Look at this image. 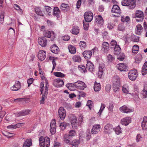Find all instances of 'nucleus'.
<instances>
[{
  "label": "nucleus",
  "instance_id": "nucleus-1",
  "mask_svg": "<svg viewBox=\"0 0 147 147\" xmlns=\"http://www.w3.org/2000/svg\"><path fill=\"white\" fill-rule=\"evenodd\" d=\"M40 147H49L50 145V139L47 136L44 137L40 136L39 139Z\"/></svg>",
  "mask_w": 147,
  "mask_h": 147
},
{
  "label": "nucleus",
  "instance_id": "nucleus-2",
  "mask_svg": "<svg viewBox=\"0 0 147 147\" xmlns=\"http://www.w3.org/2000/svg\"><path fill=\"white\" fill-rule=\"evenodd\" d=\"M113 89L114 91L116 92L119 90L120 86V77L115 76L113 78Z\"/></svg>",
  "mask_w": 147,
  "mask_h": 147
},
{
  "label": "nucleus",
  "instance_id": "nucleus-3",
  "mask_svg": "<svg viewBox=\"0 0 147 147\" xmlns=\"http://www.w3.org/2000/svg\"><path fill=\"white\" fill-rule=\"evenodd\" d=\"M76 135V132L75 130H71L69 131V134H65L63 137L64 141L68 144H70V141L69 140L71 138H72Z\"/></svg>",
  "mask_w": 147,
  "mask_h": 147
},
{
  "label": "nucleus",
  "instance_id": "nucleus-4",
  "mask_svg": "<svg viewBox=\"0 0 147 147\" xmlns=\"http://www.w3.org/2000/svg\"><path fill=\"white\" fill-rule=\"evenodd\" d=\"M84 18L86 22H90L93 19V15L92 12L90 11H87L84 15Z\"/></svg>",
  "mask_w": 147,
  "mask_h": 147
},
{
  "label": "nucleus",
  "instance_id": "nucleus-5",
  "mask_svg": "<svg viewBox=\"0 0 147 147\" xmlns=\"http://www.w3.org/2000/svg\"><path fill=\"white\" fill-rule=\"evenodd\" d=\"M138 74L136 69H131L129 71V79L132 81L135 80Z\"/></svg>",
  "mask_w": 147,
  "mask_h": 147
},
{
  "label": "nucleus",
  "instance_id": "nucleus-6",
  "mask_svg": "<svg viewBox=\"0 0 147 147\" xmlns=\"http://www.w3.org/2000/svg\"><path fill=\"white\" fill-rule=\"evenodd\" d=\"M135 15L136 21L139 22L143 20L144 19V14L142 11L139 10L136 11Z\"/></svg>",
  "mask_w": 147,
  "mask_h": 147
},
{
  "label": "nucleus",
  "instance_id": "nucleus-7",
  "mask_svg": "<svg viewBox=\"0 0 147 147\" xmlns=\"http://www.w3.org/2000/svg\"><path fill=\"white\" fill-rule=\"evenodd\" d=\"M75 85L76 88L78 89L83 90L86 87L85 84L82 81L78 80L75 82Z\"/></svg>",
  "mask_w": 147,
  "mask_h": 147
},
{
  "label": "nucleus",
  "instance_id": "nucleus-8",
  "mask_svg": "<svg viewBox=\"0 0 147 147\" xmlns=\"http://www.w3.org/2000/svg\"><path fill=\"white\" fill-rule=\"evenodd\" d=\"M53 85L56 87H60L64 85V82L61 78H57L54 80L53 81Z\"/></svg>",
  "mask_w": 147,
  "mask_h": 147
},
{
  "label": "nucleus",
  "instance_id": "nucleus-9",
  "mask_svg": "<svg viewBox=\"0 0 147 147\" xmlns=\"http://www.w3.org/2000/svg\"><path fill=\"white\" fill-rule=\"evenodd\" d=\"M96 22L99 27H101L103 25L104 23V20L100 15H98L96 16Z\"/></svg>",
  "mask_w": 147,
  "mask_h": 147
},
{
  "label": "nucleus",
  "instance_id": "nucleus-10",
  "mask_svg": "<svg viewBox=\"0 0 147 147\" xmlns=\"http://www.w3.org/2000/svg\"><path fill=\"white\" fill-rule=\"evenodd\" d=\"M59 116L61 120H63L66 116L65 110L63 107H60L58 110Z\"/></svg>",
  "mask_w": 147,
  "mask_h": 147
},
{
  "label": "nucleus",
  "instance_id": "nucleus-11",
  "mask_svg": "<svg viewBox=\"0 0 147 147\" xmlns=\"http://www.w3.org/2000/svg\"><path fill=\"white\" fill-rule=\"evenodd\" d=\"M116 66L118 69L121 71H128V66L124 63L118 64Z\"/></svg>",
  "mask_w": 147,
  "mask_h": 147
},
{
  "label": "nucleus",
  "instance_id": "nucleus-12",
  "mask_svg": "<svg viewBox=\"0 0 147 147\" xmlns=\"http://www.w3.org/2000/svg\"><path fill=\"white\" fill-rule=\"evenodd\" d=\"M38 44L42 47H45L47 44V40L45 37L39 38L38 39Z\"/></svg>",
  "mask_w": 147,
  "mask_h": 147
},
{
  "label": "nucleus",
  "instance_id": "nucleus-13",
  "mask_svg": "<svg viewBox=\"0 0 147 147\" xmlns=\"http://www.w3.org/2000/svg\"><path fill=\"white\" fill-rule=\"evenodd\" d=\"M51 129L50 131L52 134H54L56 132V125L55 119H53L51 121L50 123Z\"/></svg>",
  "mask_w": 147,
  "mask_h": 147
},
{
  "label": "nucleus",
  "instance_id": "nucleus-14",
  "mask_svg": "<svg viewBox=\"0 0 147 147\" xmlns=\"http://www.w3.org/2000/svg\"><path fill=\"white\" fill-rule=\"evenodd\" d=\"M112 12L113 13H115L117 15V16H119L121 13V12L120 8L119 6L116 5H113L112 10Z\"/></svg>",
  "mask_w": 147,
  "mask_h": 147
},
{
  "label": "nucleus",
  "instance_id": "nucleus-15",
  "mask_svg": "<svg viewBox=\"0 0 147 147\" xmlns=\"http://www.w3.org/2000/svg\"><path fill=\"white\" fill-rule=\"evenodd\" d=\"M104 130L105 134H110L113 130L112 125L110 123H107L105 126Z\"/></svg>",
  "mask_w": 147,
  "mask_h": 147
},
{
  "label": "nucleus",
  "instance_id": "nucleus-16",
  "mask_svg": "<svg viewBox=\"0 0 147 147\" xmlns=\"http://www.w3.org/2000/svg\"><path fill=\"white\" fill-rule=\"evenodd\" d=\"M101 126L100 124H94L91 130V134H97L100 131Z\"/></svg>",
  "mask_w": 147,
  "mask_h": 147
},
{
  "label": "nucleus",
  "instance_id": "nucleus-17",
  "mask_svg": "<svg viewBox=\"0 0 147 147\" xmlns=\"http://www.w3.org/2000/svg\"><path fill=\"white\" fill-rule=\"evenodd\" d=\"M30 111V110L29 109H26L16 113L15 114L16 115L17 117L26 115L29 114Z\"/></svg>",
  "mask_w": 147,
  "mask_h": 147
},
{
  "label": "nucleus",
  "instance_id": "nucleus-18",
  "mask_svg": "<svg viewBox=\"0 0 147 147\" xmlns=\"http://www.w3.org/2000/svg\"><path fill=\"white\" fill-rule=\"evenodd\" d=\"M38 57L41 61H43L46 57V53L43 50H40L38 52Z\"/></svg>",
  "mask_w": 147,
  "mask_h": 147
},
{
  "label": "nucleus",
  "instance_id": "nucleus-19",
  "mask_svg": "<svg viewBox=\"0 0 147 147\" xmlns=\"http://www.w3.org/2000/svg\"><path fill=\"white\" fill-rule=\"evenodd\" d=\"M105 66L103 63H101L99 65L98 75L99 77L101 78L102 75L104 70L105 69Z\"/></svg>",
  "mask_w": 147,
  "mask_h": 147
},
{
  "label": "nucleus",
  "instance_id": "nucleus-20",
  "mask_svg": "<svg viewBox=\"0 0 147 147\" xmlns=\"http://www.w3.org/2000/svg\"><path fill=\"white\" fill-rule=\"evenodd\" d=\"M21 88V84L19 81H16L15 84L10 88L12 91H17Z\"/></svg>",
  "mask_w": 147,
  "mask_h": 147
},
{
  "label": "nucleus",
  "instance_id": "nucleus-21",
  "mask_svg": "<svg viewBox=\"0 0 147 147\" xmlns=\"http://www.w3.org/2000/svg\"><path fill=\"white\" fill-rule=\"evenodd\" d=\"M71 122L72 127L73 128H76L78 123L77 121L76 117L75 116H73L71 119Z\"/></svg>",
  "mask_w": 147,
  "mask_h": 147
},
{
  "label": "nucleus",
  "instance_id": "nucleus-22",
  "mask_svg": "<svg viewBox=\"0 0 147 147\" xmlns=\"http://www.w3.org/2000/svg\"><path fill=\"white\" fill-rule=\"evenodd\" d=\"M143 31V28L141 24H138L136 27L135 32L138 35H141Z\"/></svg>",
  "mask_w": 147,
  "mask_h": 147
},
{
  "label": "nucleus",
  "instance_id": "nucleus-23",
  "mask_svg": "<svg viewBox=\"0 0 147 147\" xmlns=\"http://www.w3.org/2000/svg\"><path fill=\"white\" fill-rule=\"evenodd\" d=\"M87 69L92 72L94 70L93 64L90 61H87L86 66Z\"/></svg>",
  "mask_w": 147,
  "mask_h": 147
},
{
  "label": "nucleus",
  "instance_id": "nucleus-24",
  "mask_svg": "<svg viewBox=\"0 0 147 147\" xmlns=\"http://www.w3.org/2000/svg\"><path fill=\"white\" fill-rule=\"evenodd\" d=\"M44 36L46 37L50 38L51 36L53 35L54 37H55V34L53 31H50L48 30L45 31L43 32Z\"/></svg>",
  "mask_w": 147,
  "mask_h": 147
},
{
  "label": "nucleus",
  "instance_id": "nucleus-25",
  "mask_svg": "<svg viewBox=\"0 0 147 147\" xmlns=\"http://www.w3.org/2000/svg\"><path fill=\"white\" fill-rule=\"evenodd\" d=\"M82 55L84 58L86 59H90L92 55L91 52L90 51H84Z\"/></svg>",
  "mask_w": 147,
  "mask_h": 147
},
{
  "label": "nucleus",
  "instance_id": "nucleus-26",
  "mask_svg": "<svg viewBox=\"0 0 147 147\" xmlns=\"http://www.w3.org/2000/svg\"><path fill=\"white\" fill-rule=\"evenodd\" d=\"M141 126L143 130L147 129V117H144Z\"/></svg>",
  "mask_w": 147,
  "mask_h": 147
},
{
  "label": "nucleus",
  "instance_id": "nucleus-27",
  "mask_svg": "<svg viewBox=\"0 0 147 147\" xmlns=\"http://www.w3.org/2000/svg\"><path fill=\"white\" fill-rule=\"evenodd\" d=\"M60 11L59 9L57 7H54L53 9V14L55 16H56L57 18L60 17Z\"/></svg>",
  "mask_w": 147,
  "mask_h": 147
},
{
  "label": "nucleus",
  "instance_id": "nucleus-28",
  "mask_svg": "<svg viewBox=\"0 0 147 147\" xmlns=\"http://www.w3.org/2000/svg\"><path fill=\"white\" fill-rule=\"evenodd\" d=\"M119 110L122 113H129V108L126 105H124L119 108Z\"/></svg>",
  "mask_w": 147,
  "mask_h": 147
},
{
  "label": "nucleus",
  "instance_id": "nucleus-29",
  "mask_svg": "<svg viewBox=\"0 0 147 147\" xmlns=\"http://www.w3.org/2000/svg\"><path fill=\"white\" fill-rule=\"evenodd\" d=\"M51 51L53 53H57L59 51V48L55 44L53 45L50 47Z\"/></svg>",
  "mask_w": 147,
  "mask_h": 147
},
{
  "label": "nucleus",
  "instance_id": "nucleus-30",
  "mask_svg": "<svg viewBox=\"0 0 147 147\" xmlns=\"http://www.w3.org/2000/svg\"><path fill=\"white\" fill-rule=\"evenodd\" d=\"M66 86L71 91H74L76 90V87L75 85V83L67 84Z\"/></svg>",
  "mask_w": 147,
  "mask_h": 147
},
{
  "label": "nucleus",
  "instance_id": "nucleus-31",
  "mask_svg": "<svg viewBox=\"0 0 147 147\" xmlns=\"http://www.w3.org/2000/svg\"><path fill=\"white\" fill-rule=\"evenodd\" d=\"M129 9H134L136 5V0H129Z\"/></svg>",
  "mask_w": 147,
  "mask_h": 147
},
{
  "label": "nucleus",
  "instance_id": "nucleus-32",
  "mask_svg": "<svg viewBox=\"0 0 147 147\" xmlns=\"http://www.w3.org/2000/svg\"><path fill=\"white\" fill-rule=\"evenodd\" d=\"M101 89L100 84L99 83H97L96 82H94V90L96 92H98Z\"/></svg>",
  "mask_w": 147,
  "mask_h": 147
},
{
  "label": "nucleus",
  "instance_id": "nucleus-33",
  "mask_svg": "<svg viewBox=\"0 0 147 147\" xmlns=\"http://www.w3.org/2000/svg\"><path fill=\"white\" fill-rule=\"evenodd\" d=\"M114 48V54L117 55L119 54L121 51V49L119 46L117 45Z\"/></svg>",
  "mask_w": 147,
  "mask_h": 147
},
{
  "label": "nucleus",
  "instance_id": "nucleus-34",
  "mask_svg": "<svg viewBox=\"0 0 147 147\" xmlns=\"http://www.w3.org/2000/svg\"><path fill=\"white\" fill-rule=\"evenodd\" d=\"M121 123L123 125L127 126L129 124V117H126L121 120Z\"/></svg>",
  "mask_w": 147,
  "mask_h": 147
},
{
  "label": "nucleus",
  "instance_id": "nucleus-35",
  "mask_svg": "<svg viewBox=\"0 0 147 147\" xmlns=\"http://www.w3.org/2000/svg\"><path fill=\"white\" fill-rule=\"evenodd\" d=\"M32 141L30 139L26 140L24 143L23 147H29L32 145Z\"/></svg>",
  "mask_w": 147,
  "mask_h": 147
},
{
  "label": "nucleus",
  "instance_id": "nucleus-36",
  "mask_svg": "<svg viewBox=\"0 0 147 147\" xmlns=\"http://www.w3.org/2000/svg\"><path fill=\"white\" fill-rule=\"evenodd\" d=\"M80 141L78 140H73L71 143L70 142V144L72 146L76 147L78 146L80 144Z\"/></svg>",
  "mask_w": 147,
  "mask_h": 147
},
{
  "label": "nucleus",
  "instance_id": "nucleus-37",
  "mask_svg": "<svg viewBox=\"0 0 147 147\" xmlns=\"http://www.w3.org/2000/svg\"><path fill=\"white\" fill-rule=\"evenodd\" d=\"M68 48L69 52L71 54H74L76 53V49L74 47L71 45H70L69 46Z\"/></svg>",
  "mask_w": 147,
  "mask_h": 147
},
{
  "label": "nucleus",
  "instance_id": "nucleus-38",
  "mask_svg": "<svg viewBox=\"0 0 147 147\" xmlns=\"http://www.w3.org/2000/svg\"><path fill=\"white\" fill-rule=\"evenodd\" d=\"M34 9L35 12L38 15L41 16H44V15L40 8H35Z\"/></svg>",
  "mask_w": 147,
  "mask_h": 147
},
{
  "label": "nucleus",
  "instance_id": "nucleus-39",
  "mask_svg": "<svg viewBox=\"0 0 147 147\" xmlns=\"http://www.w3.org/2000/svg\"><path fill=\"white\" fill-rule=\"evenodd\" d=\"M72 59L75 62H80L81 60V59L79 55H75L73 56L72 57Z\"/></svg>",
  "mask_w": 147,
  "mask_h": 147
},
{
  "label": "nucleus",
  "instance_id": "nucleus-40",
  "mask_svg": "<svg viewBox=\"0 0 147 147\" xmlns=\"http://www.w3.org/2000/svg\"><path fill=\"white\" fill-rule=\"evenodd\" d=\"M79 32V29L78 27H74L72 30V33L73 34L76 35L78 34Z\"/></svg>",
  "mask_w": 147,
  "mask_h": 147
},
{
  "label": "nucleus",
  "instance_id": "nucleus-41",
  "mask_svg": "<svg viewBox=\"0 0 147 147\" xmlns=\"http://www.w3.org/2000/svg\"><path fill=\"white\" fill-rule=\"evenodd\" d=\"M61 8L62 10L65 9L66 10H68L69 9V7L68 5L66 4L65 3H62L61 6Z\"/></svg>",
  "mask_w": 147,
  "mask_h": 147
},
{
  "label": "nucleus",
  "instance_id": "nucleus-42",
  "mask_svg": "<svg viewBox=\"0 0 147 147\" xmlns=\"http://www.w3.org/2000/svg\"><path fill=\"white\" fill-rule=\"evenodd\" d=\"M107 58L108 62L109 63L113 62L115 59V57L110 54L107 56Z\"/></svg>",
  "mask_w": 147,
  "mask_h": 147
},
{
  "label": "nucleus",
  "instance_id": "nucleus-43",
  "mask_svg": "<svg viewBox=\"0 0 147 147\" xmlns=\"http://www.w3.org/2000/svg\"><path fill=\"white\" fill-rule=\"evenodd\" d=\"M142 59V55L140 54H137L135 57V62L137 63H139L141 61Z\"/></svg>",
  "mask_w": 147,
  "mask_h": 147
},
{
  "label": "nucleus",
  "instance_id": "nucleus-44",
  "mask_svg": "<svg viewBox=\"0 0 147 147\" xmlns=\"http://www.w3.org/2000/svg\"><path fill=\"white\" fill-rule=\"evenodd\" d=\"M113 130H114L115 133L117 135L119 134L121 132V128L119 126L113 129Z\"/></svg>",
  "mask_w": 147,
  "mask_h": 147
},
{
  "label": "nucleus",
  "instance_id": "nucleus-45",
  "mask_svg": "<svg viewBox=\"0 0 147 147\" xmlns=\"http://www.w3.org/2000/svg\"><path fill=\"white\" fill-rule=\"evenodd\" d=\"M109 44L107 42H104L102 44V49L104 50H107L109 48Z\"/></svg>",
  "mask_w": 147,
  "mask_h": 147
},
{
  "label": "nucleus",
  "instance_id": "nucleus-46",
  "mask_svg": "<svg viewBox=\"0 0 147 147\" xmlns=\"http://www.w3.org/2000/svg\"><path fill=\"white\" fill-rule=\"evenodd\" d=\"M46 11L47 13L50 16L52 13V9L50 7L48 6H46Z\"/></svg>",
  "mask_w": 147,
  "mask_h": 147
},
{
  "label": "nucleus",
  "instance_id": "nucleus-47",
  "mask_svg": "<svg viewBox=\"0 0 147 147\" xmlns=\"http://www.w3.org/2000/svg\"><path fill=\"white\" fill-rule=\"evenodd\" d=\"M54 75L58 77H64L65 75L60 72H57L54 73Z\"/></svg>",
  "mask_w": 147,
  "mask_h": 147
},
{
  "label": "nucleus",
  "instance_id": "nucleus-48",
  "mask_svg": "<svg viewBox=\"0 0 147 147\" xmlns=\"http://www.w3.org/2000/svg\"><path fill=\"white\" fill-rule=\"evenodd\" d=\"M139 49L138 45H134L133 47L132 52L134 53H138Z\"/></svg>",
  "mask_w": 147,
  "mask_h": 147
},
{
  "label": "nucleus",
  "instance_id": "nucleus-49",
  "mask_svg": "<svg viewBox=\"0 0 147 147\" xmlns=\"http://www.w3.org/2000/svg\"><path fill=\"white\" fill-rule=\"evenodd\" d=\"M106 107V105H105L103 104H101V105L100 106V109L99 112L98 113V114L99 115V116H100L101 113L104 110V109Z\"/></svg>",
  "mask_w": 147,
  "mask_h": 147
},
{
  "label": "nucleus",
  "instance_id": "nucleus-50",
  "mask_svg": "<svg viewBox=\"0 0 147 147\" xmlns=\"http://www.w3.org/2000/svg\"><path fill=\"white\" fill-rule=\"evenodd\" d=\"M19 124H17L16 125H10L7 126V128L9 129H12L18 127V125Z\"/></svg>",
  "mask_w": 147,
  "mask_h": 147
},
{
  "label": "nucleus",
  "instance_id": "nucleus-51",
  "mask_svg": "<svg viewBox=\"0 0 147 147\" xmlns=\"http://www.w3.org/2000/svg\"><path fill=\"white\" fill-rule=\"evenodd\" d=\"M114 103L112 102H111L109 103V106L108 107V109L109 112H113V109L114 108Z\"/></svg>",
  "mask_w": 147,
  "mask_h": 147
},
{
  "label": "nucleus",
  "instance_id": "nucleus-52",
  "mask_svg": "<svg viewBox=\"0 0 147 147\" xmlns=\"http://www.w3.org/2000/svg\"><path fill=\"white\" fill-rule=\"evenodd\" d=\"M4 12H1L0 14V23L2 24L4 22Z\"/></svg>",
  "mask_w": 147,
  "mask_h": 147
},
{
  "label": "nucleus",
  "instance_id": "nucleus-53",
  "mask_svg": "<svg viewBox=\"0 0 147 147\" xmlns=\"http://www.w3.org/2000/svg\"><path fill=\"white\" fill-rule=\"evenodd\" d=\"M79 46L81 49H84L86 47V44L84 41H80L79 43Z\"/></svg>",
  "mask_w": 147,
  "mask_h": 147
},
{
  "label": "nucleus",
  "instance_id": "nucleus-54",
  "mask_svg": "<svg viewBox=\"0 0 147 147\" xmlns=\"http://www.w3.org/2000/svg\"><path fill=\"white\" fill-rule=\"evenodd\" d=\"M67 125V124L65 122H63L60 123V127L61 130H63L65 129L66 126Z\"/></svg>",
  "mask_w": 147,
  "mask_h": 147
},
{
  "label": "nucleus",
  "instance_id": "nucleus-55",
  "mask_svg": "<svg viewBox=\"0 0 147 147\" xmlns=\"http://www.w3.org/2000/svg\"><path fill=\"white\" fill-rule=\"evenodd\" d=\"M121 21L123 22H126L128 23L129 21V17L128 16L125 17L124 16H122L121 17Z\"/></svg>",
  "mask_w": 147,
  "mask_h": 147
},
{
  "label": "nucleus",
  "instance_id": "nucleus-56",
  "mask_svg": "<svg viewBox=\"0 0 147 147\" xmlns=\"http://www.w3.org/2000/svg\"><path fill=\"white\" fill-rule=\"evenodd\" d=\"M122 90L124 93L126 94L128 93V88L127 87V86L125 84L123 86Z\"/></svg>",
  "mask_w": 147,
  "mask_h": 147
},
{
  "label": "nucleus",
  "instance_id": "nucleus-57",
  "mask_svg": "<svg viewBox=\"0 0 147 147\" xmlns=\"http://www.w3.org/2000/svg\"><path fill=\"white\" fill-rule=\"evenodd\" d=\"M118 29L119 31L123 32L125 30V28L124 27L123 24H121L119 25L118 27Z\"/></svg>",
  "mask_w": 147,
  "mask_h": 147
},
{
  "label": "nucleus",
  "instance_id": "nucleus-58",
  "mask_svg": "<svg viewBox=\"0 0 147 147\" xmlns=\"http://www.w3.org/2000/svg\"><path fill=\"white\" fill-rule=\"evenodd\" d=\"M15 135V134L13 133L7 132L6 133V134L5 135V136L7 138H9Z\"/></svg>",
  "mask_w": 147,
  "mask_h": 147
},
{
  "label": "nucleus",
  "instance_id": "nucleus-59",
  "mask_svg": "<svg viewBox=\"0 0 147 147\" xmlns=\"http://www.w3.org/2000/svg\"><path fill=\"white\" fill-rule=\"evenodd\" d=\"M121 4L123 6H129V2L128 1V0H122Z\"/></svg>",
  "mask_w": 147,
  "mask_h": 147
},
{
  "label": "nucleus",
  "instance_id": "nucleus-60",
  "mask_svg": "<svg viewBox=\"0 0 147 147\" xmlns=\"http://www.w3.org/2000/svg\"><path fill=\"white\" fill-rule=\"evenodd\" d=\"M111 88V86L110 84H108L106 85L105 87V90L106 92H108Z\"/></svg>",
  "mask_w": 147,
  "mask_h": 147
},
{
  "label": "nucleus",
  "instance_id": "nucleus-61",
  "mask_svg": "<svg viewBox=\"0 0 147 147\" xmlns=\"http://www.w3.org/2000/svg\"><path fill=\"white\" fill-rule=\"evenodd\" d=\"M142 94L143 98H144L147 97V91L146 90L143 89L142 90Z\"/></svg>",
  "mask_w": 147,
  "mask_h": 147
},
{
  "label": "nucleus",
  "instance_id": "nucleus-62",
  "mask_svg": "<svg viewBox=\"0 0 147 147\" xmlns=\"http://www.w3.org/2000/svg\"><path fill=\"white\" fill-rule=\"evenodd\" d=\"M92 102L91 100H88L87 102L86 105L87 106H88L90 109H91V108L92 107Z\"/></svg>",
  "mask_w": 147,
  "mask_h": 147
},
{
  "label": "nucleus",
  "instance_id": "nucleus-63",
  "mask_svg": "<svg viewBox=\"0 0 147 147\" xmlns=\"http://www.w3.org/2000/svg\"><path fill=\"white\" fill-rule=\"evenodd\" d=\"M110 44L112 47H114L116 45H117L116 41L114 40H113L111 41Z\"/></svg>",
  "mask_w": 147,
  "mask_h": 147
},
{
  "label": "nucleus",
  "instance_id": "nucleus-64",
  "mask_svg": "<svg viewBox=\"0 0 147 147\" xmlns=\"http://www.w3.org/2000/svg\"><path fill=\"white\" fill-rule=\"evenodd\" d=\"M132 40L134 42H138L139 41V38L138 37L135 36H132Z\"/></svg>",
  "mask_w": 147,
  "mask_h": 147
}]
</instances>
